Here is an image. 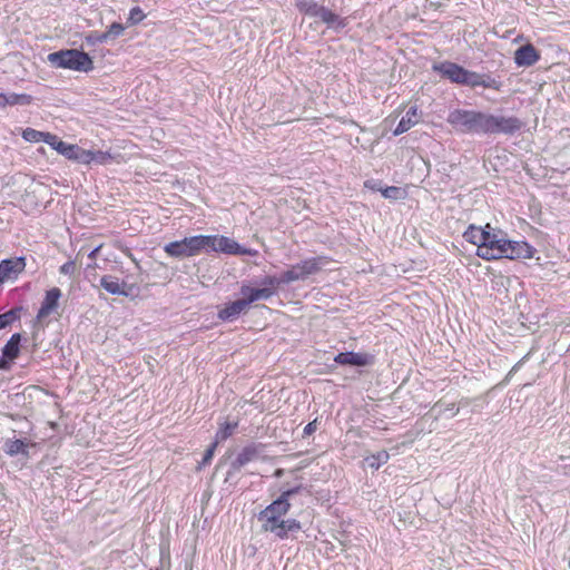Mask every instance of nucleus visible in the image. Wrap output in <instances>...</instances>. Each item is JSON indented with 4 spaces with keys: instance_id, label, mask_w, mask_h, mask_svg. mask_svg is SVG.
Here are the masks:
<instances>
[{
    "instance_id": "f257e3e1",
    "label": "nucleus",
    "mask_w": 570,
    "mask_h": 570,
    "mask_svg": "<svg viewBox=\"0 0 570 570\" xmlns=\"http://www.w3.org/2000/svg\"><path fill=\"white\" fill-rule=\"evenodd\" d=\"M301 485L283 491L278 499L274 500L258 513L262 530L274 533L279 539H286L291 532H298L302 527L296 519H283L291 509L289 499L297 494Z\"/></svg>"
},
{
    "instance_id": "a878e982",
    "label": "nucleus",
    "mask_w": 570,
    "mask_h": 570,
    "mask_svg": "<svg viewBox=\"0 0 570 570\" xmlns=\"http://www.w3.org/2000/svg\"><path fill=\"white\" fill-rule=\"evenodd\" d=\"M198 253L215 252L216 235H196Z\"/></svg>"
},
{
    "instance_id": "7c9ffc66",
    "label": "nucleus",
    "mask_w": 570,
    "mask_h": 570,
    "mask_svg": "<svg viewBox=\"0 0 570 570\" xmlns=\"http://www.w3.org/2000/svg\"><path fill=\"white\" fill-rule=\"evenodd\" d=\"M237 425H238V422H233V423L225 422V423L220 424V428L216 433L215 443L225 441L227 438H229L233 434L234 430L237 428Z\"/></svg>"
},
{
    "instance_id": "473e14b6",
    "label": "nucleus",
    "mask_w": 570,
    "mask_h": 570,
    "mask_svg": "<svg viewBox=\"0 0 570 570\" xmlns=\"http://www.w3.org/2000/svg\"><path fill=\"white\" fill-rule=\"evenodd\" d=\"M32 98L29 95L26 94H9L7 95V106H14V105H29L31 102Z\"/></svg>"
},
{
    "instance_id": "dca6fc26",
    "label": "nucleus",
    "mask_w": 570,
    "mask_h": 570,
    "mask_svg": "<svg viewBox=\"0 0 570 570\" xmlns=\"http://www.w3.org/2000/svg\"><path fill=\"white\" fill-rule=\"evenodd\" d=\"M421 120V112L416 106H411L405 115L399 121L394 135L399 136L403 132L410 130L414 125H416Z\"/></svg>"
},
{
    "instance_id": "2f4dec72",
    "label": "nucleus",
    "mask_w": 570,
    "mask_h": 570,
    "mask_svg": "<svg viewBox=\"0 0 570 570\" xmlns=\"http://www.w3.org/2000/svg\"><path fill=\"white\" fill-rule=\"evenodd\" d=\"M125 28L121 23L114 22L106 32L97 35L98 41H107L108 38H117L122 35Z\"/></svg>"
},
{
    "instance_id": "7ed1b4c3",
    "label": "nucleus",
    "mask_w": 570,
    "mask_h": 570,
    "mask_svg": "<svg viewBox=\"0 0 570 570\" xmlns=\"http://www.w3.org/2000/svg\"><path fill=\"white\" fill-rule=\"evenodd\" d=\"M48 60L58 68H67L77 71H90L94 68L91 58L79 50H61L48 56Z\"/></svg>"
},
{
    "instance_id": "c756f323",
    "label": "nucleus",
    "mask_w": 570,
    "mask_h": 570,
    "mask_svg": "<svg viewBox=\"0 0 570 570\" xmlns=\"http://www.w3.org/2000/svg\"><path fill=\"white\" fill-rule=\"evenodd\" d=\"M296 7L301 12H304L305 14H308L311 17H316L321 8V6H318L316 2L312 0H298L296 2Z\"/></svg>"
},
{
    "instance_id": "bb28decb",
    "label": "nucleus",
    "mask_w": 570,
    "mask_h": 570,
    "mask_svg": "<svg viewBox=\"0 0 570 570\" xmlns=\"http://www.w3.org/2000/svg\"><path fill=\"white\" fill-rule=\"evenodd\" d=\"M27 443L20 439L7 440L4 443V452L10 456H14L19 453H27Z\"/></svg>"
},
{
    "instance_id": "9d476101",
    "label": "nucleus",
    "mask_w": 570,
    "mask_h": 570,
    "mask_svg": "<svg viewBox=\"0 0 570 570\" xmlns=\"http://www.w3.org/2000/svg\"><path fill=\"white\" fill-rule=\"evenodd\" d=\"M433 70L451 82L462 85L465 68L451 61H442L433 65Z\"/></svg>"
},
{
    "instance_id": "4468645a",
    "label": "nucleus",
    "mask_w": 570,
    "mask_h": 570,
    "mask_svg": "<svg viewBox=\"0 0 570 570\" xmlns=\"http://www.w3.org/2000/svg\"><path fill=\"white\" fill-rule=\"evenodd\" d=\"M540 59L538 50L530 43L518 48L514 52V62L519 67H531Z\"/></svg>"
},
{
    "instance_id": "c03bdc74",
    "label": "nucleus",
    "mask_w": 570,
    "mask_h": 570,
    "mask_svg": "<svg viewBox=\"0 0 570 570\" xmlns=\"http://www.w3.org/2000/svg\"><path fill=\"white\" fill-rule=\"evenodd\" d=\"M127 255L136 264V266L139 267V264H138L137 259L134 257V255L130 252H128Z\"/></svg>"
},
{
    "instance_id": "e433bc0d",
    "label": "nucleus",
    "mask_w": 570,
    "mask_h": 570,
    "mask_svg": "<svg viewBox=\"0 0 570 570\" xmlns=\"http://www.w3.org/2000/svg\"><path fill=\"white\" fill-rule=\"evenodd\" d=\"M76 272V264L73 261H68L66 262L61 267H60V273L63 274V275H70L72 276Z\"/></svg>"
},
{
    "instance_id": "ea45409f",
    "label": "nucleus",
    "mask_w": 570,
    "mask_h": 570,
    "mask_svg": "<svg viewBox=\"0 0 570 570\" xmlns=\"http://www.w3.org/2000/svg\"><path fill=\"white\" fill-rule=\"evenodd\" d=\"M317 429V420H314L309 422L305 428L303 432V436H309L312 435Z\"/></svg>"
},
{
    "instance_id": "58836bf2",
    "label": "nucleus",
    "mask_w": 570,
    "mask_h": 570,
    "mask_svg": "<svg viewBox=\"0 0 570 570\" xmlns=\"http://www.w3.org/2000/svg\"><path fill=\"white\" fill-rule=\"evenodd\" d=\"M400 194V188L397 187H386L385 189L382 190V195L385 197V198H397Z\"/></svg>"
},
{
    "instance_id": "37998d69",
    "label": "nucleus",
    "mask_w": 570,
    "mask_h": 570,
    "mask_svg": "<svg viewBox=\"0 0 570 570\" xmlns=\"http://www.w3.org/2000/svg\"><path fill=\"white\" fill-rule=\"evenodd\" d=\"M99 249H100V246H98V247H96L95 249H92V250L89 253V255H88V256H89V258L94 259V258L97 256V254H98Z\"/></svg>"
},
{
    "instance_id": "412c9836",
    "label": "nucleus",
    "mask_w": 570,
    "mask_h": 570,
    "mask_svg": "<svg viewBox=\"0 0 570 570\" xmlns=\"http://www.w3.org/2000/svg\"><path fill=\"white\" fill-rule=\"evenodd\" d=\"M491 122V114L474 111L473 126L471 134H489L490 135V124Z\"/></svg>"
},
{
    "instance_id": "1a4fd4ad",
    "label": "nucleus",
    "mask_w": 570,
    "mask_h": 570,
    "mask_svg": "<svg viewBox=\"0 0 570 570\" xmlns=\"http://www.w3.org/2000/svg\"><path fill=\"white\" fill-rule=\"evenodd\" d=\"M215 252L228 255H248L254 256L256 250L240 246L236 240L223 235H216Z\"/></svg>"
},
{
    "instance_id": "a19ab883",
    "label": "nucleus",
    "mask_w": 570,
    "mask_h": 570,
    "mask_svg": "<svg viewBox=\"0 0 570 570\" xmlns=\"http://www.w3.org/2000/svg\"><path fill=\"white\" fill-rule=\"evenodd\" d=\"M97 35H98L97 32H94V33H91V35L87 36V37H86V41H87V43H89V45H95V43L99 42V41L97 40Z\"/></svg>"
},
{
    "instance_id": "f03ea898",
    "label": "nucleus",
    "mask_w": 570,
    "mask_h": 570,
    "mask_svg": "<svg viewBox=\"0 0 570 570\" xmlns=\"http://www.w3.org/2000/svg\"><path fill=\"white\" fill-rule=\"evenodd\" d=\"M487 232L482 246L476 249V255L483 259H520L531 258L533 248L525 242L509 240L502 230L492 228L487 224Z\"/></svg>"
},
{
    "instance_id": "49530a36",
    "label": "nucleus",
    "mask_w": 570,
    "mask_h": 570,
    "mask_svg": "<svg viewBox=\"0 0 570 570\" xmlns=\"http://www.w3.org/2000/svg\"><path fill=\"white\" fill-rule=\"evenodd\" d=\"M282 475H283V470H282V469H277V470L275 471V476L279 478V476H282Z\"/></svg>"
},
{
    "instance_id": "f8f14e48",
    "label": "nucleus",
    "mask_w": 570,
    "mask_h": 570,
    "mask_svg": "<svg viewBox=\"0 0 570 570\" xmlns=\"http://www.w3.org/2000/svg\"><path fill=\"white\" fill-rule=\"evenodd\" d=\"M100 286L111 295L129 296L134 289V285L120 282L118 277L112 275H104L100 278Z\"/></svg>"
},
{
    "instance_id": "6e6552de",
    "label": "nucleus",
    "mask_w": 570,
    "mask_h": 570,
    "mask_svg": "<svg viewBox=\"0 0 570 570\" xmlns=\"http://www.w3.org/2000/svg\"><path fill=\"white\" fill-rule=\"evenodd\" d=\"M462 86L470 88L483 87L494 90L501 89V81L492 78L490 75H481L475 71L465 69Z\"/></svg>"
},
{
    "instance_id": "f3484780",
    "label": "nucleus",
    "mask_w": 570,
    "mask_h": 570,
    "mask_svg": "<svg viewBox=\"0 0 570 570\" xmlns=\"http://www.w3.org/2000/svg\"><path fill=\"white\" fill-rule=\"evenodd\" d=\"M240 294L249 306L252 303L259 299H268L274 295V289L269 287L253 288L247 285L240 287Z\"/></svg>"
},
{
    "instance_id": "4be33fe9",
    "label": "nucleus",
    "mask_w": 570,
    "mask_h": 570,
    "mask_svg": "<svg viewBox=\"0 0 570 570\" xmlns=\"http://www.w3.org/2000/svg\"><path fill=\"white\" fill-rule=\"evenodd\" d=\"M83 154H85V156H82L83 160H79V164L88 165L91 163H96V164L105 165V164L110 163L112 159L111 155L107 151H100V150L92 151V150L83 149Z\"/></svg>"
},
{
    "instance_id": "de8ad7c7",
    "label": "nucleus",
    "mask_w": 570,
    "mask_h": 570,
    "mask_svg": "<svg viewBox=\"0 0 570 570\" xmlns=\"http://www.w3.org/2000/svg\"><path fill=\"white\" fill-rule=\"evenodd\" d=\"M4 367H6V361L0 360V368H4Z\"/></svg>"
},
{
    "instance_id": "72a5a7b5",
    "label": "nucleus",
    "mask_w": 570,
    "mask_h": 570,
    "mask_svg": "<svg viewBox=\"0 0 570 570\" xmlns=\"http://www.w3.org/2000/svg\"><path fill=\"white\" fill-rule=\"evenodd\" d=\"M18 318V312L16 309L8 311L7 313L0 314V330L7 327Z\"/></svg>"
},
{
    "instance_id": "f704fd0d",
    "label": "nucleus",
    "mask_w": 570,
    "mask_h": 570,
    "mask_svg": "<svg viewBox=\"0 0 570 570\" xmlns=\"http://www.w3.org/2000/svg\"><path fill=\"white\" fill-rule=\"evenodd\" d=\"M144 18L145 14L142 10L139 7H134L129 12L128 22L130 24H136L140 22Z\"/></svg>"
},
{
    "instance_id": "0eeeda50",
    "label": "nucleus",
    "mask_w": 570,
    "mask_h": 570,
    "mask_svg": "<svg viewBox=\"0 0 570 570\" xmlns=\"http://www.w3.org/2000/svg\"><path fill=\"white\" fill-rule=\"evenodd\" d=\"M475 110L454 109L448 115L446 121L456 130L464 134L472 132Z\"/></svg>"
},
{
    "instance_id": "b1692460",
    "label": "nucleus",
    "mask_w": 570,
    "mask_h": 570,
    "mask_svg": "<svg viewBox=\"0 0 570 570\" xmlns=\"http://www.w3.org/2000/svg\"><path fill=\"white\" fill-rule=\"evenodd\" d=\"M22 137L27 141H32V142L45 141L47 144V140L55 141V135H52L50 132L38 131L32 128L24 129L22 132Z\"/></svg>"
},
{
    "instance_id": "20e7f679",
    "label": "nucleus",
    "mask_w": 570,
    "mask_h": 570,
    "mask_svg": "<svg viewBox=\"0 0 570 570\" xmlns=\"http://www.w3.org/2000/svg\"><path fill=\"white\" fill-rule=\"evenodd\" d=\"M328 264V258L324 256H317L304 259L295 265H293L289 269L283 273V281L286 284L305 281L309 276L317 274L321 272L324 266Z\"/></svg>"
},
{
    "instance_id": "393cba45",
    "label": "nucleus",
    "mask_w": 570,
    "mask_h": 570,
    "mask_svg": "<svg viewBox=\"0 0 570 570\" xmlns=\"http://www.w3.org/2000/svg\"><path fill=\"white\" fill-rule=\"evenodd\" d=\"M20 334H13L3 347V356L8 360H14L19 354Z\"/></svg>"
},
{
    "instance_id": "ddd939ff",
    "label": "nucleus",
    "mask_w": 570,
    "mask_h": 570,
    "mask_svg": "<svg viewBox=\"0 0 570 570\" xmlns=\"http://www.w3.org/2000/svg\"><path fill=\"white\" fill-rule=\"evenodd\" d=\"M47 144L70 160H75L77 163H79V160H83V148L79 147L78 145L67 144L60 140L56 135L55 141L47 140Z\"/></svg>"
},
{
    "instance_id": "79ce46f5",
    "label": "nucleus",
    "mask_w": 570,
    "mask_h": 570,
    "mask_svg": "<svg viewBox=\"0 0 570 570\" xmlns=\"http://www.w3.org/2000/svg\"><path fill=\"white\" fill-rule=\"evenodd\" d=\"M6 106H7V95L0 94V107H6Z\"/></svg>"
},
{
    "instance_id": "c9c22d12",
    "label": "nucleus",
    "mask_w": 570,
    "mask_h": 570,
    "mask_svg": "<svg viewBox=\"0 0 570 570\" xmlns=\"http://www.w3.org/2000/svg\"><path fill=\"white\" fill-rule=\"evenodd\" d=\"M263 285H265L266 287H276V286H279L281 284H285L284 281H283V275L281 277H276V276H266L263 282H262Z\"/></svg>"
},
{
    "instance_id": "5701e85b",
    "label": "nucleus",
    "mask_w": 570,
    "mask_h": 570,
    "mask_svg": "<svg viewBox=\"0 0 570 570\" xmlns=\"http://www.w3.org/2000/svg\"><path fill=\"white\" fill-rule=\"evenodd\" d=\"M487 225L484 227H478L474 225H471L463 234L464 238L472 243L473 245L478 246V249H480V246H482V242L484 239V235L487 232Z\"/></svg>"
},
{
    "instance_id": "aec40b11",
    "label": "nucleus",
    "mask_w": 570,
    "mask_h": 570,
    "mask_svg": "<svg viewBox=\"0 0 570 570\" xmlns=\"http://www.w3.org/2000/svg\"><path fill=\"white\" fill-rule=\"evenodd\" d=\"M334 361L342 365L365 366L368 363V356L362 353L345 352L338 353Z\"/></svg>"
},
{
    "instance_id": "39448f33",
    "label": "nucleus",
    "mask_w": 570,
    "mask_h": 570,
    "mask_svg": "<svg viewBox=\"0 0 570 570\" xmlns=\"http://www.w3.org/2000/svg\"><path fill=\"white\" fill-rule=\"evenodd\" d=\"M490 124V135H513L523 126V122L518 117L492 114Z\"/></svg>"
},
{
    "instance_id": "9b49d317",
    "label": "nucleus",
    "mask_w": 570,
    "mask_h": 570,
    "mask_svg": "<svg viewBox=\"0 0 570 570\" xmlns=\"http://www.w3.org/2000/svg\"><path fill=\"white\" fill-rule=\"evenodd\" d=\"M26 267L24 258L4 259L0 263V285L6 281L16 279Z\"/></svg>"
},
{
    "instance_id": "cd10ccee",
    "label": "nucleus",
    "mask_w": 570,
    "mask_h": 570,
    "mask_svg": "<svg viewBox=\"0 0 570 570\" xmlns=\"http://www.w3.org/2000/svg\"><path fill=\"white\" fill-rule=\"evenodd\" d=\"M256 454L257 452L254 448L247 446L243 449V451L234 460L233 466L235 469H240L242 466L254 460Z\"/></svg>"
},
{
    "instance_id": "a18cd8bd",
    "label": "nucleus",
    "mask_w": 570,
    "mask_h": 570,
    "mask_svg": "<svg viewBox=\"0 0 570 570\" xmlns=\"http://www.w3.org/2000/svg\"><path fill=\"white\" fill-rule=\"evenodd\" d=\"M127 255L136 264V266L139 267V264H138L137 259L134 257V255L130 252H128Z\"/></svg>"
},
{
    "instance_id": "423d86ee",
    "label": "nucleus",
    "mask_w": 570,
    "mask_h": 570,
    "mask_svg": "<svg viewBox=\"0 0 570 570\" xmlns=\"http://www.w3.org/2000/svg\"><path fill=\"white\" fill-rule=\"evenodd\" d=\"M165 253L175 258L191 257L198 255L196 236L185 237L181 240L170 242L164 247Z\"/></svg>"
},
{
    "instance_id": "4c0bfd02",
    "label": "nucleus",
    "mask_w": 570,
    "mask_h": 570,
    "mask_svg": "<svg viewBox=\"0 0 570 570\" xmlns=\"http://www.w3.org/2000/svg\"><path fill=\"white\" fill-rule=\"evenodd\" d=\"M216 445H217V443H215V442H214V443H213V444H212V445L206 450V452H205V454H204V458H203V461H202L200 465L198 466V469H200V468H202V465H206V464H208V463L210 462V460L213 459V455H214V451H215V449H216Z\"/></svg>"
},
{
    "instance_id": "c85d7f7f",
    "label": "nucleus",
    "mask_w": 570,
    "mask_h": 570,
    "mask_svg": "<svg viewBox=\"0 0 570 570\" xmlns=\"http://www.w3.org/2000/svg\"><path fill=\"white\" fill-rule=\"evenodd\" d=\"M390 459L389 453L383 450L377 452L376 454H371L365 458V463L368 468L377 470L381 465L385 464Z\"/></svg>"
},
{
    "instance_id": "a211bd4d",
    "label": "nucleus",
    "mask_w": 570,
    "mask_h": 570,
    "mask_svg": "<svg viewBox=\"0 0 570 570\" xmlns=\"http://www.w3.org/2000/svg\"><path fill=\"white\" fill-rule=\"evenodd\" d=\"M61 296V291L57 287L51 288L47 292L42 305L38 312L37 317L39 320L47 317L58 306V301Z\"/></svg>"
},
{
    "instance_id": "2eb2a0df",
    "label": "nucleus",
    "mask_w": 570,
    "mask_h": 570,
    "mask_svg": "<svg viewBox=\"0 0 570 570\" xmlns=\"http://www.w3.org/2000/svg\"><path fill=\"white\" fill-rule=\"evenodd\" d=\"M248 308L247 303L244 298L234 301L218 312V318L222 321H234L236 320L242 313H245Z\"/></svg>"
},
{
    "instance_id": "6ab92c4d",
    "label": "nucleus",
    "mask_w": 570,
    "mask_h": 570,
    "mask_svg": "<svg viewBox=\"0 0 570 570\" xmlns=\"http://www.w3.org/2000/svg\"><path fill=\"white\" fill-rule=\"evenodd\" d=\"M316 18H318L322 22L326 23L330 28L340 30L346 26V19L341 18L330 9L321 6Z\"/></svg>"
}]
</instances>
